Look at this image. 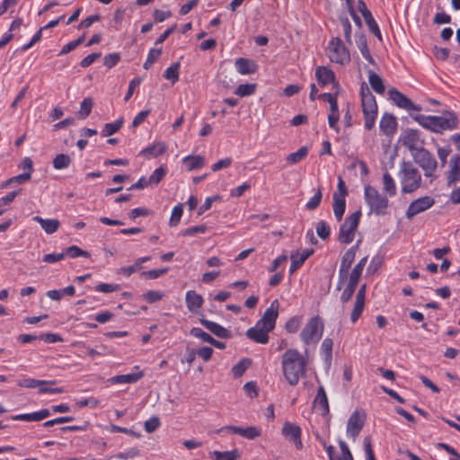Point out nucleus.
<instances>
[{
	"label": "nucleus",
	"instance_id": "nucleus-27",
	"mask_svg": "<svg viewBox=\"0 0 460 460\" xmlns=\"http://www.w3.org/2000/svg\"><path fill=\"white\" fill-rule=\"evenodd\" d=\"M199 322L205 328H207L214 335L222 339H227L230 337L229 331L221 326L220 324L204 318H201Z\"/></svg>",
	"mask_w": 460,
	"mask_h": 460
},
{
	"label": "nucleus",
	"instance_id": "nucleus-33",
	"mask_svg": "<svg viewBox=\"0 0 460 460\" xmlns=\"http://www.w3.org/2000/svg\"><path fill=\"white\" fill-rule=\"evenodd\" d=\"M252 360L248 358H242L232 367L233 376L235 378L241 377L244 372L251 367Z\"/></svg>",
	"mask_w": 460,
	"mask_h": 460
},
{
	"label": "nucleus",
	"instance_id": "nucleus-14",
	"mask_svg": "<svg viewBox=\"0 0 460 460\" xmlns=\"http://www.w3.org/2000/svg\"><path fill=\"white\" fill-rule=\"evenodd\" d=\"M279 303L278 299L271 302L270 306L264 312L261 318V323L263 329L272 331L275 327L276 320L279 315Z\"/></svg>",
	"mask_w": 460,
	"mask_h": 460
},
{
	"label": "nucleus",
	"instance_id": "nucleus-1",
	"mask_svg": "<svg viewBox=\"0 0 460 460\" xmlns=\"http://www.w3.org/2000/svg\"><path fill=\"white\" fill-rule=\"evenodd\" d=\"M307 356L301 355L296 349H289L282 356V369L287 381L296 385L306 373Z\"/></svg>",
	"mask_w": 460,
	"mask_h": 460
},
{
	"label": "nucleus",
	"instance_id": "nucleus-62",
	"mask_svg": "<svg viewBox=\"0 0 460 460\" xmlns=\"http://www.w3.org/2000/svg\"><path fill=\"white\" fill-rule=\"evenodd\" d=\"M206 229L207 227L204 225L192 226L183 230L181 234L183 236H190L195 235L197 234H204L206 232Z\"/></svg>",
	"mask_w": 460,
	"mask_h": 460
},
{
	"label": "nucleus",
	"instance_id": "nucleus-61",
	"mask_svg": "<svg viewBox=\"0 0 460 460\" xmlns=\"http://www.w3.org/2000/svg\"><path fill=\"white\" fill-rule=\"evenodd\" d=\"M21 191L22 189H19L17 190L11 191L7 195L0 198V207H4L12 203L16 198V196L21 193Z\"/></svg>",
	"mask_w": 460,
	"mask_h": 460
},
{
	"label": "nucleus",
	"instance_id": "nucleus-37",
	"mask_svg": "<svg viewBox=\"0 0 460 460\" xmlns=\"http://www.w3.org/2000/svg\"><path fill=\"white\" fill-rule=\"evenodd\" d=\"M367 261V257L365 256L355 265V267L353 268L352 271L349 274V280L358 283Z\"/></svg>",
	"mask_w": 460,
	"mask_h": 460
},
{
	"label": "nucleus",
	"instance_id": "nucleus-56",
	"mask_svg": "<svg viewBox=\"0 0 460 460\" xmlns=\"http://www.w3.org/2000/svg\"><path fill=\"white\" fill-rule=\"evenodd\" d=\"M168 270H169L168 268L151 270L142 272L141 276L146 279H158L160 276L167 273Z\"/></svg>",
	"mask_w": 460,
	"mask_h": 460
},
{
	"label": "nucleus",
	"instance_id": "nucleus-36",
	"mask_svg": "<svg viewBox=\"0 0 460 460\" xmlns=\"http://www.w3.org/2000/svg\"><path fill=\"white\" fill-rule=\"evenodd\" d=\"M29 180H31L30 173H22V174L12 177V178L3 181L0 185V188L5 189V188L11 187L14 184H22Z\"/></svg>",
	"mask_w": 460,
	"mask_h": 460
},
{
	"label": "nucleus",
	"instance_id": "nucleus-21",
	"mask_svg": "<svg viewBox=\"0 0 460 460\" xmlns=\"http://www.w3.org/2000/svg\"><path fill=\"white\" fill-rule=\"evenodd\" d=\"M314 253L313 249H305L302 252H292L290 255L291 265L289 268L290 275L294 274L304 262Z\"/></svg>",
	"mask_w": 460,
	"mask_h": 460
},
{
	"label": "nucleus",
	"instance_id": "nucleus-58",
	"mask_svg": "<svg viewBox=\"0 0 460 460\" xmlns=\"http://www.w3.org/2000/svg\"><path fill=\"white\" fill-rule=\"evenodd\" d=\"M356 43L362 56L370 52L364 34H356Z\"/></svg>",
	"mask_w": 460,
	"mask_h": 460
},
{
	"label": "nucleus",
	"instance_id": "nucleus-25",
	"mask_svg": "<svg viewBox=\"0 0 460 460\" xmlns=\"http://www.w3.org/2000/svg\"><path fill=\"white\" fill-rule=\"evenodd\" d=\"M187 308L191 313H197L202 307L204 299L201 295L194 290H189L185 296Z\"/></svg>",
	"mask_w": 460,
	"mask_h": 460
},
{
	"label": "nucleus",
	"instance_id": "nucleus-10",
	"mask_svg": "<svg viewBox=\"0 0 460 460\" xmlns=\"http://www.w3.org/2000/svg\"><path fill=\"white\" fill-rule=\"evenodd\" d=\"M435 203V199L430 196H424L411 201L406 210V217L413 218L416 215L426 211Z\"/></svg>",
	"mask_w": 460,
	"mask_h": 460
},
{
	"label": "nucleus",
	"instance_id": "nucleus-8",
	"mask_svg": "<svg viewBox=\"0 0 460 460\" xmlns=\"http://www.w3.org/2000/svg\"><path fill=\"white\" fill-rule=\"evenodd\" d=\"M326 54L332 62L341 66L350 61V56L348 49L344 46L341 40L338 37L332 38L326 49Z\"/></svg>",
	"mask_w": 460,
	"mask_h": 460
},
{
	"label": "nucleus",
	"instance_id": "nucleus-47",
	"mask_svg": "<svg viewBox=\"0 0 460 460\" xmlns=\"http://www.w3.org/2000/svg\"><path fill=\"white\" fill-rule=\"evenodd\" d=\"M322 199H323L322 188L319 187L317 189L316 192L314 193V195L305 204L306 209H308L309 211H313V210L316 209L319 207V205L321 204Z\"/></svg>",
	"mask_w": 460,
	"mask_h": 460
},
{
	"label": "nucleus",
	"instance_id": "nucleus-48",
	"mask_svg": "<svg viewBox=\"0 0 460 460\" xmlns=\"http://www.w3.org/2000/svg\"><path fill=\"white\" fill-rule=\"evenodd\" d=\"M166 150V146L164 143H157L154 146H148L145 148L142 153L145 155H150L155 157L163 155Z\"/></svg>",
	"mask_w": 460,
	"mask_h": 460
},
{
	"label": "nucleus",
	"instance_id": "nucleus-18",
	"mask_svg": "<svg viewBox=\"0 0 460 460\" xmlns=\"http://www.w3.org/2000/svg\"><path fill=\"white\" fill-rule=\"evenodd\" d=\"M460 181V155H455L450 158L449 170L447 172V185L452 186Z\"/></svg>",
	"mask_w": 460,
	"mask_h": 460
},
{
	"label": "nucleus",
	"instance_id": "nucleus-53",
	"mask_svg": "<svg viewBox=\"0 0 460 460\" xmlns=\"http://www.w3.org/2000/svg\"><path fill=\"white\" fill-rule=\"evenodd\" d=\"M164 294L158 290H148L143 295L144 299L148 303H155L160 301Z\"/></svg>",
	"mask_w": 460,
	"mask_h": 460
},
{
	"label": "nucleus",
	"instance_id": "nucleus-20",
	"mask_svg": "<svg viewBox=\"0 0 460 460\" xmlns=\"http://www.w3.org/2000/svg\"><path fill=\"white\" fill-rule=\"evenodd\" d=\"M283 435L294 442L296 448L301 449L303 445L301 441V429L299 426L286 422L282 428Z\"/></svg>",
	"mask_w": 460,
	"mask_h": 460
},
{
	"label": "nucleus",
	"instance_id": "nucleus-38",
	"mask_svg": "<svg viewBox=\"0 0 460 460\" xmlns=\"http://www.w3.org/2000/svg\"><path fill=\"white\" fill-rule=\"evenodd\" d=\"M55 381H47V380H37L33 378H24L22 380H19L17 385L21 387H26V388H35L38 386H41L47 384H55Z\"/></svg>",
	"mask_w": 460,
	"mask_h": 460
},
{
	"label": "nucleus",
	"instance_id": "nucleus-51",
	"mask_svg": "<svg viewBox=\"0 0 460 460\" xmlns=\"http://www.w3.org/2000/svg\"><path fill=\"white\" fill-rule=\"evenodd\" d=\"M182 213H183V207H182V205L179 204V205L175 206L172 208V215H171L170 221H169V225L171 226H177L179 224L180 220H181Z\"/></svg>",
	"mask_w": 460,
	"mask_h": 460
},
{
	"label": "nucleus",
	"instance_id": "nucleus-39",
	"mask_svg": "<svg viewBox=\"0 0 460 460\" xmlns=\"http://www.w3.org/2000/svg\"><path fill=\"white\" fill-rule=\"evenodd\" d=\"M211 455L214 456V460H237L240 457L238 450L231 451H213Z\"/></svg>",
	"mask_w": 460,
	"mask_h": 460
},
{
	"label": "nucleus",
	"instance_id": "nucleus-6",
	"mask_svg": "<svg viewBox=\"0 0 460 460\" xmlns=\"http://www.w3.org/2000/svg\"><path fill=\"white\" fill-rule=\"evenodd\" d=\"M411 155L414 162L424 171L426 177L436 178L434 172L437 170L438 162L429 150L420 146Z\"/></svg>",
	"mask_w": 460,
	"mask_h": 460
},
{
	"label": "nucleus",
	"instance_id": "nucleus-30",
	"mask_svg": "<svg viewBox=\"0 0 460 460\" xmlns=\"http://www.w3.org/2000/svg\"><path fill=\"white\" fill-rule=\"evenodd\" d=\"M367 73L368 81L373 91L378 94H383L385 91V86L382 78L377 74L371 70H368Z\"/></svg>",
	"mask_w": 460,
	"mask_h": 460
},
{
	"label": "nucleus",
	"instance_id": "nucleus-34",
	"mask_svg": "<svg viewBox=\"0 0 460 460\" xmlns=\"http://www.w3.org/2000/svg\"><path fill=\"white\" fill-rule=\"evenodd\" d=\"M332 346L333 341L330 338H326L323 341L321 349L323 353L324 354V362L326 366L329 367L332 364Z\"/></svg>",
	"mask_w": 460,
	"mask_h": 460
},
{
	"label": "nucleus",
	"instance_id": "nucleus-11",
	"mask_svg": "<svg viewBox=\"0 0 460 460\" xmlns=\"http://www.w3.org/2000/svg\"><path fill=\"white\" fill-rule=\"evenodd\" d=\"M365 414L355 411L349 418L347 422V435L354 441L359 435L365 424Z\"/></svg>",
	"mask_w": 460,
	"mask_h": 460
},
{
	"label": "nucleus",
	"instance_id": "nucleus-44",
	"mask_svg": "<svg viewBox=\"0 0 460 460\" xmlns=\"http://www.w3.org/2000/svg\"><path fill=\"white\" fill-rule=\"evenodd\" d=\"M358 284V283L349 279V282L341 296V301L342 304H346L351 299Z\"/></svg>",
	"mask_w": 460,
	"mask_h": 460
},
{
	"label": "nucleus",
	"instance_id": "nucleus-9",
	"mask_svg": "<svg viewBox=\"0 0 460 460\" xmlns=\"http://www.w3.org/2000/svg\"><path fill=\"white\" fill-rule=\"evenodd\" d=\"M323 331V325L319 316L312 317L302 330L300 336L304 343L310 344L317 342Z\"/></svg>",
	"mask_w": 460,
	"mask_h": 460
},
{
	"label": "nucleus",
	"instance_id": "nucleus-15",
	"mask_svg": "<svg viewBox=\"0 0 460 460\" xmlns=\"http://www.w3.org/2000/svg\"><path fill=\"white\" fill-rule=\"evenodd\" d=\"M358 249V243L356 245L348 249L346 251V252L343 254L341 261L340 270H339L341 282H345L347 280L349 270L352 262L355 260L356 252Z\"/></svg>",
	"mask_w": 460,
	"mask_h": 460
},
{
	"label": "nucleus",
	"instance_id": "nucleus-43",
	"mask_svg": "<svg viewBox=\"0 0 460 460\" xmlns=\"http://www.w3.org/2000/svg\"><path fill=\"white\" fill-rule=\"evenodd\" d=\"M383 185L384 190L389 196L393 197L396 194V186L394 181L388 172H385L383 175Z\"/></svg>",
	"mask_w": 460,
	"mask_h": 460
},
{
	"label": "nucleus",
	"instance_id": "nucleus-5",
	"mask_svg": "<svg viewBox=\"0 0 460 460\" xmlns=\"http://www.w3.org/2000/svg\"><path fill=\"white\" fill-rule=\"evenodd\" d=\"M365 199L371 212L376 216H385L387 214L388 199L381 195L376 188L370 185L366 186Z\"/></svg>",
	"mask_w": 460,
	"mask_h": 460
},
{
	"label": "nucleus",
	"instance_id": "nucleus-2",
	"mask_svg": "<svg viewBox=\"0 0 460 460\" xmlns=\"http://www.w3.org/2000/svg\"><path fill=\"white\" fill-rule=\"evenodd\" d=\"M412 119L423 128L435 133L452 130L457 128L458 119L452 111H445L441 116L411 115Z\"/></svg>",
	"mask_w": 460,
	"mask_h": 460
},
{
	"label": "nucleus",
	"instance_id": "nucleus-22",
	"mask_svg": "<svg viewBox=\"0 0 460 460\" xmlns=\"http://www.w3.org/2000/svg\"><path fill=\"white\" fill-rule=\"evenodd\" d=\"M314 408L322 416L329 412L328 399L323 386H319L317 389V394L314 400Z\"/></svg>",
	"mask_w": 460,
	"mask_h": 460
},
{
	"label": "nucleus",
	"instance_id": "nucleus-19",
	"mask_svg": "<svg viewBox=\"0 0 460 460\" xmlns=\"http://www.w3.org/2000/svg\"><path fill=\"white\" fill-rule=\"evenodd\" d=\"M315 76L320 84L326 85L331 83L333 88L339 89V83L336 81L333 71L326 66H318L315 70Z\"/></svg>",
	"mask_w": 460,
	"mask_h": 460
},
{
	"label": "nucleus",
	"instance_id": "nucleus-41",
	"mask_svg": "<svg viewBox=\"0 0 460 460\" xmlns=\"http://www.w3.org/2000/svg\"><path fill=\"white\" fill-rule=\"evenodd\" d=\"M70 164L71 158L66 154H59L53 159V167L57 170L66 169Z\"/></svg>",
	"mask_w": 460,
	"mask_h": 460
},
{
	"label": "nucleus",
	"instance_id": "nucleus-13",
	"mask_svg": "<svg viewBox=\"0 0 460 460\" xmlns=\"http://www.w3.org/2000/svg\"><path fill=\"white\" fill-rule=\"evenodd\" d=\"M389 98L400 108L407 111H421L420 106L414 104L408 97L395 88L388 90Z\"/></svg>",
	"mask_w": 460,
	"mask_h": 460
},
{
	"label": "nucleus",
	"instance_id": "nucleus-57",
	"mask_svg": "<svg viewBox=\"0 0 460 460\" xmlns=\"http://www.w3.org/2000/svg\"><path fill=\"white\" fill-rule=\"evenodd\" d=\"M119 60L120 56L119 53L108 54L103 58V65L108 68H111L115 66Z\"/></svg>",
	"mask_w": 460,
	"mask_h": 460
},
{
	"label": "nucleus",
	"instance_id": "nucleus-12",
	"mask_svg": "<svg viewBox=\"0 0 460 460\" xmlns=\"http://www.w3.org/2000/svg\"><path fill=\"white\" fill-rule=\"evenodd\" d=\"M400 141L411 154L420 148L418 145L422 146L424 144V141L420 137V132L412 128L406 129L402 135Z\"/></svg>",
	"mask_w": 460,
	"mask_h": 460
},
{
	"label": "nucleus",
	"instance_id": "nucleus-50",
	"mask_svg": "<svg viewBox=\"0 0 460 460\" xmlns=\"http://www.w3.org/2000/svg\"><path fill=\"white\" fill-rule=\"evenodd\" d=\"M64 252L70 256L71 258H77L81 256L88 258L90 256V253L88 252L82 250L80 247L76 245L67 247Z\"/></svg>",
	"mask_w": 460,
	"mask_h": 460
},
{
	"label": "nucleus",
	"instance_id": "nucleus-29",
	"mask_svg": "<svg viewBox=\"0 0 460 460\" xmlns=\"http://www.w3.org/2000/svg\"><path fill=\"white\" fill-rule=\"evenodd\" d=\"M332 208L337 221H341L345 212L346 201L343 197L338 196V192L332 195Z\"/></svg>",
	"mask_w": 460,
	"mask_h": 460
},
{
	"label": "nucleus",
	"instance_id": "nucleus-28",
	"mask_svg": "<svg viewBox=\"0 0 460 460\" xmlns=\"http://www.w3.org/2000/svg\"><path fill=\"white\" fill-rule=\"evenodd\" d=\"M32 219L39 223L48 234H54L60 226V222L56 218L44 219L40 216H35Z\"/></svg>",
	"mask_w": 460,
	"mask_h": 460
},
{
	"label": "nucleus",
	"instance_id": "nucleus-55",
	"mask_svg": "<svg viewBox=\"0 0 460 460\" xmlns=\"http://www.w3.org/2000/svg\"><path fill=\"white\" fill-rule=\"evenodd\" d=\"M165 173L166 172L163 167L155 169L147 180L149 184H158L164 177Z\"/></svg>",
	"mask_w": 460,
	"mask_h": 460
},
{
	"label": "nucleus",
	"instance_id": "nucleus-64",
	"mask_svg": "<svg viewBox=\"0 0 460 460\" xmlns=\"http://www.w3.org/2000/svg\"><path fill=\"white\" fill-rule=\"evenodd\" d=\"M39 340L44 341L47 343H55L62 341L63 339L57 333H43L39 336Z\"/></svg>",
	"mask_w": 460,
	"mask_h": 460
},
{
	"label": "nucleus",
	"instance_id": "nucleus-16",
	"mask_svg": "<svg viewBox=\"0 0 460 460\" xmlns=\"http://www.w3.org/2000/svg\"><path fill=\"white\" fill-rule=\"evenodd\" d=\"M358 8L360 13L362 14L369 31L374 33L376 37H377L380 40H382L381 32L379 27L372 16L371 12L367 9L365 2L363 0L358 1Z\"/></svg>",
	"mask_w": 460,
	"mask_h": 460
},
{
	"label": "nucleus",
	"instance_id": "nucleus-49",
	"mask_svg": "<svg viewBox=\"0 0 460 460\" xmlns=\"http://www.w3.org/2000/svg\"><path fill=\"white\" fill-rule=\"evenodd\" d=\"M315 230H316L317 235L321 239L326 240V239H328L330 237L331 228H330L329 225L325 221H323V220L319 221L316 224Z\"/></svg>",
	"mask_w": 460,
	"mask_h": 460
},
{
	"label": "nucleus",
	"instance_id": "nucleus-59",
	"mask_svg": "<svg viewBox=\"0 0 460 460\" xmlns=\"http://www.w3.org/2000/svg\"><path fill=\"white\" fill-rule=\"evenodd\" d=\"M160 426V420L158 417H152L145 422V429L148 433H152Z\"/></svg>",
	"mask_w": 460,
	"mask_h": 460
},
{
	"label": "nucleus",
	"instance_id": "nucleus-60",
	"mask_svg": "<svg viewBox=\"0 0 460 460\" xmlns=\"http://www.w3.org/2000/svg\"><path fill=\"white\" fill-rule=\"evenodd\" d=\"M363 443L367 460H376V456L371 445L370 437H365Z\"/></svg>",
	"mask_w": 460,
	"mask_h": 460
},
{
	"label": "nucleus",
	"instance_id": "nucleus-32",
	"mask_svg": "<svg viewBox=\"0 0 460 460\" xmlns=\"http://www.w3.org/2000/svg\"><path fill=\"white\" fill-rule=\"evenodd\" d=\"M182 163L186 164L189 171L203 167L205 160L201 155H188L182 159Z\"/></svg>",
	"mask_w": 460,
	"mask_h": 460
},
{
	"label": "nucleus",
	"instance_id": "nucleus-7",
	"mask_svg": "<svg viewBox=\"0 0 460 460\" xmlns=\"http://www.w3.org/2000/svg\"><path fill=\"white\" fill-rule=\"evenodd\" d=\"M361 217V211L357 210L349 215L340 227L338 240L341 243H350L355 236Z\"/></svg>",
	"mask_w": 460,
	"mask_h": 460
},
{
	"label": "nucleus",
	"instance_id": "nucleus-4",
	"mask_svg": "<svg viewBox=\"0 0 460 460\" xmlns=\"http://www.w3.org/2000/svg\"><path fill=\"white\" fill-rule=\"evenodd\" d=\"M400 174L402 193H412L420 187L421 175L411 162L402 164Z\"/></svg>",
	"mask_w": 460,
	"mask_h": 460
},
{
	"label": "nucleus",
	"instance_id": "nucleus-23",
	"mask_svg": "<svg viewBox=\"0 0 460 460\" xmlns=\"http://www.w3.org/2000/svg\"><path fill=\"white\" fill-rule=\"evenodd\" d=\"M228 430L233 432L234 434H238L241 437H243L248 439H253L256 437L259 436V430L255 427H247V428H241L237 426H225L221 428L218 432Z\"/></svg>",
	"mask_w": 460,
	"mask_h": 460
},
{
	"label": "nucleus",
	"instance_id": "nucleus-35",
	"mask_svg": "<svg viewBox=\"0 0 460 460\" xmlns=\"http://www.w3.org/2000/svg\"><path fill=\"white\" fill-rule=\"evenodd\" d=\"M180 67V62L173 63L172 66L166 68V70L164 73V77L171 81L172 84H175L179 80Z\"/></svg>",
	"mask_w": 460,
	"mask_h": 460
},
{
	"label": "nucleus",
	"instance_id": "nucleus-26",
	"mask_svg": "<svg viewBox=\"0 0 460 460\" xmlns=\"http://www.w3.org/2000/svg\"><path fill=\"white\" fill-rule=\"evenodd\" d=\"M380 130L386 136L393 135L397 129L396 118L385 113L382 116L379 123Z\"/></svg>",
	"mask_w": 460,
	"mask_h": 460
},
{
	"label": "nucleus",
	"instance_id": "nucleus-52",
	"mask_svg": "<svg viewBox=\"0 0 460 460\" xmlns=\"http://www.w3.org/2000/svg\"><path fill=\"white\" fill-rule=\"evenodd\" d=\"M190 335L200 339L202 341H205V342H208L210 344L212 341H215V339L212 336H210L208 333H207L202 329L198 328V327L192 328L190 330Z\"/></svg>",
	"mask_w": 460,
	"mask_h": 460
},
{
	"label": "nucleus",
	"instance_id": "nucleus-45",
	"mask_svg": "<svg viewBox=\"0 0 460 460\" xmlns=\"http://www.w3.org/2000/svg\"><path fill=\"white\" fill-rule=\"evenodd\" d=\"M307 154L308 148L306 146H301L296 152L289 154L286 160L288 164H296L304 159Z\"/></svg>",
	"mask_w": 460,
	"mask_h": 460
},
{
	"label": "nucleus",
	"instance_id": "nucleus-40",
	"mask_svg": "<svg viewBox=\"0 0 460 460\" xmlns=\"http://www.w3.org/2000/svg\"><path fill=\"white\" fill-rule=\"evenodd\" d=\"M123 122V118H119L112 123H106L102 130V136L109 137L115 134L121 128Z\"/></svg>",
	"mask_w": 460,
	"mask_h": 460
},
{
	"label": "nucleus",
	"instance_id": "nucleus-63",
	"mask_svg": "<svg viewBox=\"0 0 460 460\" xmlns=\"http://www.w3.org/2000/svg\"><path fill=\"white\" fill-rule=\"evenodd\" d=\"M339 447L341 451V456L339 460H351L353 459L352 454L348 445L343 440H339Z\"/></svg>",
	"mask_w": 460,
	"mask_h": 460
},
{
	"label": "nucleus",
	"instance_id": "nucleus-31",
	"mask_svg": "<svg viewBox=\"0 0 460 460\" xmlns=\"http://www.w3.org/2000/svg\"><path fill=\"white\" fill-rule=\"evenodd\" d=\"M142 376V372L127 375H119L111 377L110 381L112 384H132L138 381Z\"/></svg>",
	"mask_w": 460,
	"mask_h": 460
},
{
	"label": "nucleus",
	"instance_id": "nucleus-46",
	"mask_svg": "<svg viewBox=\"0 0 460 460\" xmlns=\"http://www.w3.org/2000/svg\"><path fill=\"white\" fill-rule=\"evenodd\" d=\"M256 89L257 84H243L235 89L234 93L238 96L244 97L254 93Z\"/></svg>",
	"mask_w": 460,
	"mask_h": 460
},
{
	"label": "nucleus",
	"instance_id": "nucleus-24",
	"mask_svg": "<svg viewBox=\"0 0 460 460\" xmlns=\"http://www.w3.org/2000/svg\"><path fill=\"white\" fill-rule=\"evenodd\" d=\"M234 66L237 72L241 75L254 74L258 69V66L255 61L244 58H237L234 62Z\"/></svg>",
	"mask_w": 460,
	"mask_h": 460
},
{
	"label": "nucleus",
	"instance_id": "nucleus-54",
	"mask_svg": "<svg viewBox=\"0 0 460 460\" xmlns=\"http://www.w3.org/2000/svg\"><path fill=\"white\" fill-rule=\"evenodd\" d=\"M341 25L343 27L344 31V37L347 43L351 44V25L350 22L346 16H341L340 17Z\"/></svg>",
	"mask_w": 460,
	"mask_h": 460
},
{
	"label": "nucleus",
	"instance_id": "nucleus-3",
	"mask_svg": "<svg viewBox=\"0 0 460 460\" xmlns=\"http://www.w3.org/2000/svg\"><path fill=\"white\" fill-rule=\"evenodd\" d=\"M361 106L364 114L365 128L371 130L377 116V104L375 96L365 83L360 87Z\"/></svg>",
	"mask_w": 460,
	"mask_h": 460
},
{
	"label": "nucleus",
	"instance_id": "nucleus-42",
	"mask_svg": "<svg viewBox=\"0 0 460 460\" xmlns=\"http://www.w3.org/2000/svg\"><path fill=\"white\" fill-rule=\"evenodd\" d=\"M93 102L90 97L84 98L80 104V111H78V117L84 119H86L93 109Z\"/></svg>",
	"mask_w": 460,
	"mask_h": 460
},
{
	"label": "nucleus",
	"instance_id": "nucleus-17",
	"mask_svg": "<svg viewBox=\"0 0 460 460\" xmlns=\"http://www.w3.org/2000/svg\"><path fill=\"white\" fill-rule=\"evenodd\" d=\"M366 291H367V285L366 284H363L357 295H356V299H355V302H354V306H353V309L350 313V321L352 323H355L358 318L360 317L363 310H364V307H365V299H366Z\"/></svg>",
	"mask_w": 460,
	"mask_h": 460
}]
</instances>
